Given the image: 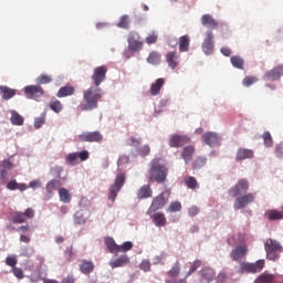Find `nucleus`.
Returning <instances> with one entry per match:
<instances>
[{
	"label": "nucleus",
	"mask_w": 283,
	"mask_h": 283,
	"mask_svg": "<svg viewBox=\"0 0 283 283\" xmlns=\"http://www.w3.org/2000/svg\"><path fill=\"white\" fill-rule=\"evenodd\" d=\"M103 88L98 86H91L83 92L84 104L78 105L81 112H93L98 109V101L104 96Z\"/></svg>",
	"instance_id": "nucleus-1"
},
{
	"label": "nucleus",
	"mask_w": 283,
	"mask_h": 283,
	"mask_svg": "<svg viewBox=\"0 0 283 283\" xmlns=\"http://www.w3.org/2000/svg\"><path fill=\"white\" fill-rule=\"evenodd\" d=\"M168 174L169 169H167V166L160 164V158H155L150 161V168L148 170L149 182L163 185L167 180Z\"/></svg>",
	"instance_id": "nucleus-2"
},
{
	"label": "nucleus",
	"mask_w": 283,
	"mask_h": 283,
	"mask_svg": "<svg viewBox=\"0 0 283 283\" xmlns=\"http://www.w3.org/2000/svg\"><path fill=\"white\" fill-rule=\"evenodd\" d=\"M264 250L266 253V260H271L272 262L280 260V253H283L282 244L273 239L265 240Z\"/></svg>",
	"instance_id": "nucleus-3"
},
{
	"label": "nucleus",
	"mask_w": 283,
	"mask_h": 283,
	"mask_svg": "<svg viewBox=\"0 0 283 283\" xmlns=\"http://www.w3.org/2000/svg\"><path fill=\"white\" fill-rule=\"evenodd\" d=\"M266 266V261L260 259L254 263L241 262L239 265V273H262V270Z\"/></svg>",
	"instance_id": "nucleus-4"
},
{
	"label": "nucleus",
	"mask_w": 283,
	"mask_h": 283,
	"mask_svg": "<svg viewBox=\"0 0 283 283\" xmlns=\"http://www.w3.org/2000/svg\"><path fill=\"white\" fill-rule=\"evenodd\" d=\"M126 178H127V175H125V172L123 171H119L116 175L115 182L109 188L108 200H112V202L116 200V196H118V191L123 189Z\"/></svg>",
	"instance_id": "nucleus-5"
},
{
	"label": "nucleus",
	"mask_w": 283,
	"mask_h": 283,
	"mask_svg": "<svg viewBox=\"0 0 283 283\" xmlns=\"http://www.w3.org/2000/svg\"><path fill=\"white\" fill-rule=\"evenodd\" d=\"M128 43V50L130 52H140L143 48L145 46V42L143 41V38L140 36V33L136 31H130L127 38Z\"/></svg>",
	"instance_id": "nucleus-6"
},
{
	"label": "nucleus",
	"mask_w": 283,
	"mask_h": 283,
	"mask_svg": "<svg viewBox=\"0 0 283 283\" xmlns=\"http://www.w3.org/2000/svg\"><path fill=\"white\" fill-rule=\"evenodd\" d=\"M34 209L28 208L24 212L14 211L10 214V220L13 224H23V222H28V220H32L34 218Z\"/></svg>",
	"instance_id": "nucleus-7"
},
{
	"label": "nucleus",
	"mask_w": 283,
	"mask_h": 283,
	"mask_svg": "<svg viewBox=\"0 0 283 283\" xmlns=\"http://www.w3.org/2000/svg\"><path fill=\"white\" fill-rule=\"evenodd\" d=\"M252 202H255V192L240 195L234 200L233 209L235 211H240V209H247V207H249V205Z\"/></svg>",
	"instance_id": "nucleus-8"
},
{
	"label": "nucleus",
	"mask_w": 283,
	"mask_h": 283,
	"mask_svg": "<svg viewBox=\"0 0 283 283\" xmlns=\"http://www.w3.org/2000/svg\"><path fill=\"white\" fill-rule=\"evenodd\" d=\"M249 179H240L233 187L229 189V195L232 198H238V196H242V193H247L249 191Z\"/></svg>",
	"instance_id": "nucleus-9"
},
{
	"label": "nucleus",
	"mask_w": 283,
	"mask_h": 283,
	"mask_svg": "<svg viewBox=\"0 0 283 283\" xmlns=\"http://www.w3.org/2000/svg\"><path fill=\"white\" fill-rule=\"evenodd\" d=\"M77 138L80 143H103V134L98 130L82 133Z\"/></svg>",
	"instance_id": "nucleus-10"
},
{
	"label": "nucleus",
	"mask_w": 283,
	"mask_h": 283,
	"mask_svg": "<svg viewBox=\"0 0 283 283\" xmlns=\"http://www.w3.org/2000/svg\"><path fill=\"white\" fill-rule=\"evenodd\" d=\"M106 76H107V66L102 65V66L95 67L92 75L94 87H99L101 83L105 81Z\"/></svg>",
	"instance_id": "nucleus-11"
},
{
	"label": "nucleus",
	"mask_w": 283,
	"mask_h": 283,
	"mask_svg": "<svg viewBox=\"0 0 283 283\" xmlns=\"http://www.w3.org/2000/svg\"><path fill=\"white\" fill-rule=\"evenodd\" d=\"M169 196H171V191L165 190L160 195H158L151 202L153 211H158V209H163L165 205L169 201Z\"/></svg>",
	"instance_id": "nucleus-12"
},
{
	"label": "nucleus",
	"mask_w": 283,
	"mask_h": 283,
	"mask_svg": "<svg viewBox=\"0 0 283 283\" xmlns=\"http://www.w3.org/2000/svg\"><path fill=\"white\" fill-rule=\"evenodd\" d=\"M254 283H283V276L265 271L255 279Z\"/></svg>",
	"instance_id": "nucleus-13"
},
{
	"label": "nucleus",
	"mask_w": 283,
	"mask_h": 283,
	"mask_svg": "<svg viewBox=\"0 0 283 283\" xmlns=\"http://www.w3.org/2000/svg\"><path fill=\"white\" fill-rule=\"evenodd\" d=\"M24 94L27 98H33L36 101V98H41V96L45 94V91H43L41 85H28L24 87Z\"/></svg>",
	"instance_id": "nucleus-14"
},
{
	"label": "nucleus",
	"mask_w": 283,
	"mask_h": 283,
	"mask_svg": "<svg viewBox=\"0 0 283 283\" xmlns=\"http://www.w3.org/2000/svg\"><path fill=\"white\" fill-rule=\"evenodd\" d=\"M188 143H191V138L187 135H171L169 138V147L174 148L185 147Z\"/></svg>",
	"instance_id": "nucleus-15"
},
{
	"label": "nucleus",
	"mask_w": 283,
	"mask_h": 283,
	"mask_svg": "<svg viewBox=\"0 0 283 283\" xmlns=\"http://www.w3.org/2000/svg\"><path fill=\"white\" fill-rule=\"evenodd\" d=\"M213 32L207 31L206 32V39L202 43V51L205 54H213Z\"/></svg>",
	"instance_id": "nucleus-16"
},
{
	"label": "nucleus",
	"mask_w": 283,
	"mask_h": 283,
	"mask_svg": "<svg viewBox=\"0 0 283 283\" xmlns=\"http://www.w3.org/2000/svg\"><path fill=\"white\" fill-rule=\"evenodd\" d=\"M283 76V65H279L264 74L265 81H279Z\"/></svg>",
	"instance_id": "nucleus-17"
},
{
	"label": "nucleus",
	"mask_w": 283,
	"mask_h": 283,
	"mask_svg": "<svg viewBox=\"0 0 283 283\" xmlns=\"http://www.w3.org/2000/svg\"><path fill=\"white\" fill-rule=\"evenodd\" d=\"M201 138H202V142L209 147H213L218 145V143H220V135L213 132L205 133Z\"/></svg>",
	"instance_id": "nucleus-18"
},
{
	"label": "nucleus",
	"mask_w": 283,
	"mask_h": 283,
	"mask_svg": "<svg viewBox=\"0 0 283 283\" xmlns=\"http://www.w3.org/2000/svg\"><path fill=\"white\" fill-rule=\"evenodd\" d=\"M247 253H249V248H247V245H239L231 251L230 258H232L234 262H239V260H242Z\"/></svg>",
	"instance_id": "nucleus-19"
},
{
	"label": "nucleus",
	"mask_w": 283,
	"mask_h": 283,
	"mask_svg": "<svg viewBox=\"0 0 283 283\" xmlns=\"http://www.w3.org/2000/svg\"><path fill=\"white\" fill-rule=\"evenodd\" d=\"M166 63H168V67H170V70H176V67L180 65V56H178L176 51L168 52L166 54Z\"/></svg>",
	"instance_id": "nucleus-20"
},
{
	"label": "nucleus",
	"mask_w": 283,
	"mask_h": 283,
	"mask_svg": "<svg viewBox=\"0 0 283 283\" xmlns=\"http://www.w3.org/2000/svg\"><path fill=\"white\" fill-rule=\"evenodd\" d=\"M193 154H196L195 146L190 145V146L184 147V149L181 151V158H182V160H185L186 165H189V163H191V160H193Z\"/></svg>",
	"instance_id": "nucleus-21"
},
{
	"label": "nucleus",
	"mask_w": 283,
	"mask_h": 283,
	"mask_svg": "<svg viewBox=\"0 0 283 283\" xmlns=\"http://www.w3.org/2000/svg\"><path fill=\"white\" fill-rule=\"evenodd\" d=\"M253 156H254L253 150H251L249 148H239L237 150L235 160L238 163H240L242 160H249V159L253 158Z\"/></svg>",
	"instance_id": "nucleus-22"
},
{
	"label": "nucleus",
	"mask_w": 283,
	"mask_h": 283,
	"mask_svg": "<svg viewBox=\"0 0 283 283\" xmlns=\"http://www.w3.org/2000/svg\"><path fill=\"white\" fill-rule=\"evenodd\" d=\"M78 269L84 275H90V273H94V269H96V265H94L92 261L82 260Z\"/></svg>",
	"instance_id": "nucleus-23"
},
{
	"label": "nucleus",
	"mask_w": 283,
	"mask_h": 283,
	"mask_svg": "<svg viewBox=\"0 0 283 283\" xmlns=\"http://www.w3.org/2000/svg\"><path fill=\"white\" fill-rule=\"evenodd\" d=\"M154 196V190H151V186L144 185L137 191L138 200H145L147 198H151Z\"/></svg>",
	"instance_id": "nucleus-24"
},
{
	"label": "nucleus",
	"mask_w": 283,
	"mask_h": 283,
	"mask_svg": "<svg viewBox=\"0 0 283 283\" xmlns=\"http://www.w3.org/2000/svg\"><path fill=\"white\" fill-rule=\"evenodd\" d=\"M127 264H129V256H127V254L120 255L114 261H109V266H112V269H120L127 266Z\"/></svg>",
	"instance_id": "nucleus-25"
},
{
	"label": "nucleus",
	"mask_w": 283,
	"mask_h": 283,
	"mask_svg": "<svg viewBox=\"0 0 283 283\" xmlns=\"http://www.w3.org/2000/svg\"><path fill=\"white\" fill-rule=\"evenodd\" d=\"M201 23L206 28H210V30H216V28H218V21H216L211 14H203L201 17Z\"/></svg>",
	"instance_id": "nucleus-26"
},
{
	"label": "nucleus",
	"mask_w": 283,
	"mask_h": 283,
	"mask_svg": "<svg viewBox=\"0 0 283 283\" xmlns=\"http://www.w3.org/2000/svg\"><path fill=\"white\" fill-rule=\"evenodd\" d=\"M76 92V88L72 85L62 86L57 93V98H65L67 96H73V94Z\"/></svg>",
	"instance_id": "nucleus-27"
},
{
	"label": "nucleus",
	"mask_w": 283,
	"mask_h": 283,
	"mask_svg": "<svg viewBox=\"0 0 283 283\" xmlns=\"http://www.w3.org/2000/svg\"><path fill=\"white\" fill-rule=\"evenodd\" d=\"M151 220L155 227H166L167 226V217L163 212H155L151 216Z\"/></svg>",
	"instance_id": "nucleus-28"
},
{
	"label": "nucleus",
	"mask_w": 283,
	"mask_h": 283,
	"mask_svg": "<svg viewBox=\"0 0 283 283\" xmlns=\"http://www.w3.org/2000/svg\"><path fill=\"white\" fill-rule=\"evenodd\" d=\"M165 85V78L160 77L157 78L151 85H150V95L151 96H158L160 94V90H163V86Z\"/></svg>",
	"instance_id": "nucleus-29"
},
{
	"label": "nucleus",
	"mask_w": 283,
	"mask_h": 283,
	"mask_svg": "<svg viewBox=\"0 0 283 283\" xmlns=\"http://www.w3.org/2000/svg\"><path fill=\"white\" fill-rule=\"evenodd\" d=\"M0 94L4 101H10V98H14V96H17V90L8 86H0Z\"/></svg>",
	"instance_id": "nucleus-30"
},
{
	"label": "nucleus",
	"mask_w": 283,
	"mask_h": 283,
	"mask_svg": "<svg viewBox=\"0 0 283 283\" xmlns=\"http://www.w3.org/2000/svg\"><path fill=\"white\" fill-rule=\"evenodd\" d=\"M105 245L107 247L109 253H115L116 255H118V253H120V248L118 244H116V241H114L113 238L107 237L105 239Z\"/></svg>",
	"instance_id": "nucleus-31"
},
{
	"label": "nucleus",
	"mask_w": 283,
	"mask_h": 283,
	"mask_svg": "<svg viewBox=\"0 0 283 283\" xmlns=\"http://www.w3.org/2000/svg\"><path fill=\"white\" fill-rule=\"evenodd\" d=\"M181 266H180V261H176L171 269L167 272L168 277L170 280H178V276L180 275Z\"/></svg>",
	"instance_id": "nucleus-32"
},
{
	"label": "nucleus",
	"mask_w": 283,
	"mask_h": 283,
	"mask_svg": "<svg viewBox=\"0 0 283 283\" xmlns=\"http://www.w3.org/2000/svg\"><path fill=\"white\" fill-rule=\"evenodd\" d=\"M179 52H189L191 45V38L189 35H182L179 38Z\"/></svg>",
	"instance_id": "nucleus-33"
},
{
	"label": "nucleus",
	"mask_w": 283,
	"mask_h": 283,
	"mask_svg": "<svg viewBox=\"0 0 283 283\" xmlns=\"http://www.w3.org/2000/svg\"><path fill=\"white\" fill-rule=\"evenodd\" d=\"M29 187L25 184H19L17 180H10L7 184V189H9V191H25Z\"/></svg>",
	"instance_id": "nucleus-34"
},
{
	"label": "nucleus",
	"mask_w": 283,
	"mask_h": 283,
	"mask_svg": "<svg viewBox=\"0 0 283 283\" xmlns=\"http://www.w3.org/2000/svg\"><path fill=\"white\" fill-rule=\"evenodd\" d=\"M50 109L55 114H61L63 112V104L56 97H52L49 104Z\"/></svg>",
	"instance_id": "nucleus-35"
},
{
	"label": "nucleus",
	"mask_w": 283,
	"mask_h": 283,
	"mask_svg": "<svg viewBox=\"0 0 283 283\" xmlns=\"http://www.w3.org/2000/svg\"><path fill=\"white\" fill-rule=\"evenodd\" d=\"M201 276L203 282H211L216 277V272L211 268H203L201 270Z\"/></svg>",
	"instance_id": "nucleus-36"
},
{
	"label": "nucleus",
	"mask_w": 283,
	"mask_h": 283,
	"mask_svg": "<svg viewBox=\"0 0 283 283\" xmlns=\"http://www.w3.org/2000/svg\"><path fill=\"white\" fill-rule=\"evenodd\" d=\"M60 187H61V180L52 179L45 186L46 193H54V191H56V189H60Z\"/></svg>",
	"instance_id": "nucleus-37"
},
{
	"label": "nucleus",
	"mask_w": 283,
	"mask_h": 283,
	"mask_svg": "<svg viewBox=\"0 0 283 283\" xmlns=\"http://www.w3.org/2000/svg\"><path fill=\"white\" fill-rule=\"evenodd\" d=\"M265 218H268V220H283V211H277L275 209L268 210L265 212Z\"/></svg>",
	"instance_id": "nucleus-38"
},
{
	"label": "nucleus",
	"mask_w": 283,
	"mask_h": 283,
	"mask_svg": "<svg viewBox=\"0 0 283 283\" xmlns=\"http://www.w3.org/2000/svg\"><path fill=\"white\" fill-rule=\"evenodd\" d=\"M59 196L61 202H64V205H70V202L72 201V196L70 195V191L65 188H61L59 190Z\"/></svg>",
	"instance_id": "nucleus-39"
},
{
	"label": "nucleus",
	"mask_w": 283,
	"mask_h": 283,
	"mask_svg": "<svg viewBox=\"0 0 283 283\" xmlns=\"http://www.w3.org/2000/svg\"><path fill=\"white\" fill-rule=\"evenodd\" d=\"M160 59H161L160 53L153 51L149 53L147 57V63H150V65H160Z\"/></svg>",
	"instance_id": "nucleus-40"
},
{
	"label": "nucleus",
	"mask_w": 283,
	"mask_h": 283,
	"mask_svg": "<svg viewBox=\"0 0 283 283\" xmlns=\"http://www.w3.org/2000/svg\"><path fill=\"white\" fill-rule=\"evenodd\" d=\"M11 124L21 126L24 123L23 116H21L17 111H11V117H10Z\"/></svg>",
	"instance_id": "nucleus-41"
},
{
	"label": "nucleus",
	"mask_w": 283,
	"mask_h": 283,
	"mask_svg": "<svg viewBox=\"0 0 283 283\" xmlns=\"http://www.w3.org/2000/svg\"><path fill=\"white\" fill-rule=\"evenodd\" d=\"M184 182L188 189H199L200 185H198V180L196 177H185Z\"/></svg>",
	"instance_id": "nucleus-42"
},
{
	"label": "nucleus",
	"mask_w": 283,
	"mask_h": 283,
	"mask_svg": "<svg viewBox=\"0 0 283 283\" xmlns=\"http://www.w3.org/2000/svg\"><path fill=\"white\" fill-rule=\"evenodd\" d=\"M231 64L233 67H237V70H244V60H242L239 55H233L231 59Z\"/></svg>",
	"instance_id": "nucleus-43"
},
{
	"label": "nucleus",
	"mask_w": 283,
	"mask_h": 283,
	"mask_svg": "<svg viewBox=\"0 0 283 283\" xmlns=\"http://www.w3.org/2000/svg\"><path fill=\"white\" fill-rule=\"evenodd\" d=\"M129 23H132V21L129 20V15L124 14L120 17L119 22L117 23V28H122L123 30H129Z\"/></svg>",
	"instance_id": "nucleus-44"
},
{
	"label": "nucleus",
	"mask_w": 283,
	"mask_h": 283,
	"mask_svg": "<svg viewBox=\"0 0 283 283\" xmlns=\"http://www.w3.org/2000/svg\"><path fill=\"white\" fill-rule=\"evenodd\" d=\"M207 165V157L199 156L195 159L192 167L193 169H202Z\"/></svg>",
	"instance_id": "nucleus-45"
},
{
	"label": "nucleus",
	"mask_w": 283,
	"mask_h": 283,
	"mask_svg": "<svg viewBox=\"0 0 283 283\" xmlns=\"http://www.w3.org/2000/svg\"><path fill=\"white\" fill-rule=\"evenodd\" d=\"M181 210H182V203H180L179 201H172L167 209L169 213H176Z\"/></svg>",
	"instance_id": "nucleus-46"
},
{
	"label": "nucleus",
	"mask_w": 283,
	"mask_h": 283,
	"mask_svg": "<svg viewBox=\"0 0 283 283\" xmlns=\"http://www.w3.org/2000/svg\"><path fill=\"white\" fill-rule=\"evenodd\" d=\"M48 83H52V76L42 74L38 76L36 84L38 85H48Z\"/></svg>",
	"instance_id": "nucleus-47"
},
{
	"label": "nucleus",
	"mask_w": 283,
	"mask_h": 283,
	"mask_svg": "<svg viewBox=\"0 0 283 283\" xmlns=\"http://www.w3.org/2000/svg\"><path fill=\"white\" fill-rule=\"evenodd\" d=\"M201 265H202V261L200 260H196L193 263H191L190 270L187 272L186 277H189V275H191L192 273H196V271H198V269H200Z\"/></svg>",
	"instance_id": "nucleus-48"
},
{
	"label": "nucleus",
	"mask_w": 283,
	"mask_h": 283,
	"mask_svg": "<svg viewBox=\"0 0 283 283\" xmlns=\"http://www.w3.org/2000/svg\"><path fill=\"white\" fill-rule=\"evenodd\" d=\"M262 138L265 147H271L273 145V137L270 132H264Z\"/></svg>",
	"instance_id": "nucleus-49"
},
{
	"label": "nucleus",
	"mask_w": 283,
	"mask_h": 283,
	"mask_svg": "<svg viewBox=\"0 0 283 283\" xmlns=\"http://www.w3.org/2000/svg\"><path fill=\"white\" fill-rule=\"evenodd\" d=\"M7 266H11V269H14L17 264H19V260L17 259V255H9L6 259Z\"/></svg>",
	"instance_id": "nucleus-50"
},
{
	"label": "nucleus",
	"mask_w": 283,
	"mask_h": 283,
	"mask_svg": "<svg viewBox=\"0 0 283 283\" xmlns=\"http://www.w3.org/2000/svg\"><path fill=\"white\" fill-rule=\"evenodd\" d=\"M254 83H258V77L255 76H245L242 81L244 87H251V85H254Z\"/></svg>",
	"instance_id": "nucleus-51"
},
{
	"label": "nucleus",
	"mask_w": 283,
	"mask_h": 283,
	"mask_svg": "<svg viewBox=\"0 0 283 283\" xmlns=\"http://www.w3.org/2000/svg\"><path fill=\"white\" fill-rule=\"evenodd\" d=\"M77 160H78V154L77 153H71L66 156L67 165L74 166V165H76Z\"/></svg>",
	"instance_id": "nucleus-52"
},
{
	"label": "nucleus",
	"mask_w": 283,
	"mask_h": 283,
	"mask_svg": "<svg viewBox=\"0 0 283 283\" xmlns=\"http://www.w3.org/2000/svg\"><path fill=\"white\" fill-rule=\"evenodd\" d=\"M132 249H134V243H132V241H126L119 245V253H127V251H132Z\"/></svg>",
	"instance_id": "nucleus-53"
},
{
	"label": "nucleus",
	"mask_w": 283,
	"mask_h": 283,
	"mask_svg": "<svg viewBox=\"0 0 283 283\" xmlns=\"http://www.w3.org/2000/svg\"><path fill=\"white\" fill-rule=\"evenodd\" d=\"M11 273H13L17 280H23V277H25V274L23 273V270L21 268H12Z\"/></svg>",
	"instance_id": "nucleus-54"
},
{
	"label": "nucleus",
	"mask_w": 283,
	"mask_h": 283,
	"mask_svg": "<svg viewBox=\"0 0 283 283\" xmlns=\"http://www.w3.org/2000/svg\"><path fill=\"white\" fill-rule=\"evenodd\" d=\"M43 125H45V115L44 114L34 119L35 129H41V127H43Z\"/></svg>",
	"instance_id": "nucleus-55"
},
{
	"label": "nucleus",
	"mask_w": 283,
	"mask_h": 283,
	"mask_svg": "<svg viewBox=\"0 0 283 283\" xmlns=\"http://www.w3.org/2000/svg\"><path fill=\"white\" fill-rule=\"evenodd\" d=\"M30 282H40L41 280V271L35 270L29 276Z\"/></svg>",
	"instance_id": "nucleus-56"
},
{
	"label": "nucleus",
	"mask_w": 283,
	"mask_h": 283,
	"mask_svg": "<svg viewBox=\"0 0 283 283\" xmlns=\"http://www.w3.org/2000/svg\"><path fill=\"white\" fill-rule=\"evenodd\" d=\"M140 270L145 271V273H149V271H151V262H149L148 260L142 261Z\"/></svg>",
	"instance_id": "nucleus-57"
},
{
	"label": "nucleus",
	"mask_w": 283,
	"mask_h": 283,
	"mask_svg": "<svg viewBox=\"0 0 283 283\" xmlns=\"http://www.w3.org/2000/svg\"><path fill=\"white\" fill-rule=\"evenodd\" d=\"M200 213V208H198V206H191L188 209V216L190 218H196V216H198Z\"/></svg>",
	"instance_id": "nucleus-58"
},
{
	"label": "nucleus",
	"mask_w": 283,
	"mask_h": 283,
	"mask_svg": "<svg viewBox=\"0 0 283 283\" xmlns=\"http://www.w3.org/2000/svg\"><path fill=\"white\" fill-rule=\"evenodd\" d=\"M77 154V158H80L81 163L85 161V160H90V151L87 150H82Z\"/></svg>",
	"instance_id": "nucleus-59"
},
{
	"label": "nucleus",
	"mask_w": 283,
	"mask_h": 283,
	"mask_svg": "<svg viewBox=\"0 0 283 283\" xmlns=\"http://www.w3.org/2000/svg\"><path fill=\"white\" fill-rule=\"evenodd\" d=\"M158 41V35L155 34V33H151L149 34L147 38H146V43L148 45H154V43H156Z\"/></svg>",
	"instance_id": "nucleus-60"
},
{
	"label": "nucleus",
	"mask_w": 283,
	"mask_h": 283,
	"mask_svg": "<svg viewBox=\"0 0 283 283\" xmlns=\"http://www.w3.org/2000/svg\"><path fill=\"white\" fill-rule=\"evenodd\" d=\"M139 154L142 156H149V154H151V148H149V145H144L142 148H139Z\"/></svg>",
	"instance_id": "nucleus-61"
},
{
	"label": "nucleus",
	"mask_w": 283,
	"mask_h": 283,
	"mask_svg": "<svg viewBox=\"0 0 283 283\" xmlns=\"http://www.w3.org/2000/svg\"><path fill=\"white\" fill-rule=\"evenodd\" d=\"M275 154L277 158H283V142L276 145Z\"/></svg>",
	"instance_id": "nucleus-62"
},
{
	"label": "nucleus",
	"mask_w": 283,
	"mask_h": 283,
	"mask_svg": "<svg viewBox=\"0 0 283 283\" xmlns=\"http://www.w3.org/2000/svg\"><path fill=\"white\" fill-rule=\"evenodd\" d=\"M2 167H3V169H12V167H14V165L10 160H3Z\"/></svg>",
	"instance_id": "nucleus-63"
},
{
	"label": "nucleus",
	"mask_w": 283,
	"mask_h": 283,
	"mask_svg": "<svg viewBox=\"0 0 283 283\" xmlns=\"http://www.w3.org/2000/svg\"><path fill=\"white\" fill-rule=\"evenodd\" d=\"M74 282H76V280L74 279V275H67L62 280L61 283H74Z\"/></svg>",
	"instance_id": "nucleus-64"
}]
</instances>
